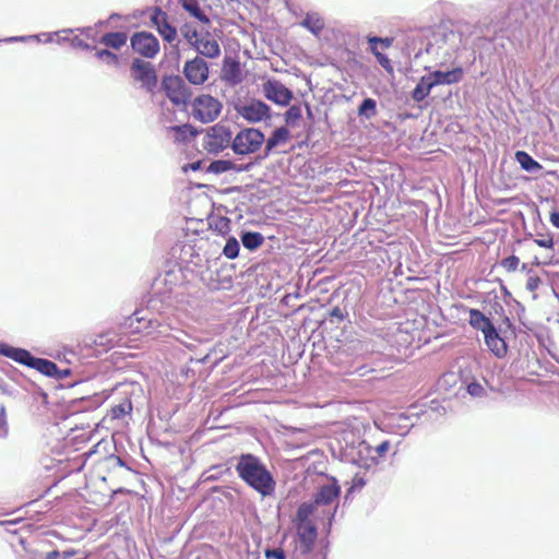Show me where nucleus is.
Instances as JSON below:
<instances>
[{
	"instance_id": "nucleus-1",
	"label": "nucleus",
	"mask_w": 559,
	"mask_h": 559,
	"mask_svg": "<svg viewBox=\"0 0 559 559\" xmlns=\"http://www.w3.org/2000/svg\"><path fill=\"white\" fill-rule=\"evenodd\" d=\"M236 469L249 486L259 491L263 497L270 496L275 489V481L271 473L251 454L240 456Z\"/></svg>"
},
{
	"instance_id": "nucleus-2",
	"label": "nucleus",
	"mask_w": 559,
	"mask_h": 559,
	"mask_svg": "<svg viewBox=\"0 0 559 559\" xmlns=\"http://www.w3.org/2000/svg\"><path fill=\"white\" fill-rule=\"evenodd\" d=\"M314 513V504L301 503L296 514V527L300 542L309 550L317 538V527L311 518H318Z\"/></svg>"
},
{
	"instance_id": "nucleus-3",
	"label": "nucleus",
	"mask_w": 559,
	"mask_h": 559,
	"mask_svg": "<svg viewBox=\"0 0 559 559\" xmlns=\"http://www.w3.org/2000/svg\"><path fill=\"white\" fill-rule=\"evenodd\" d=\"M341 493V487L335 478H330L325 484L319 487V490L314 497V501L310 502L314 504V513L318 514V508L320 506L326 507L328 510H323V515H328L329 524H331L334 513L337 509V499Z\"/></svg>"
},
{
	"instance_id": "nucleus-4",
	"label": "nucleus",
	"mask_w": 559,
	"mask_h": 559,
	"mask_svg": "<svg viewBox=\"0 0 559 559\" xmlns=\"http://www.w3.org/2000/svg\"><path fill=\"white\" fill-rule=\"evenodd\" d=\"M231 150L237 155L257 153L265 142L264 134L255 128L241 129L231 140Z\"/></svg>"
},
{
	"instance_id": "nucleus-5",
	"label": "nucleus",
	"mask_w": 559,
	"mask_h": 559,
	"mask_svg": "<svg viewBox=\"0 0 559 559\" xmlns=\"http://www.w3.org/2000/svg\"><path fill=\"white\" fill-rule=\"evenodd\" d=\"M222 108L223 105L217 98L209 94H202L195 97L192 103V116L195 120L209 123L218 118Z\"/></svg>"
},
{
	"instance_id": "nucleus-6",
	"label": "nucleus",
	"mask_w": 559,
	"mask_h": 559,
	"mask_svg": "<svg viewBox=\"0 0 559 559\" xmlns=\"http://www.w3.org/2000/svg\"><path fill=\"white\" fill-rule=\"evenodd\" d=\"M233 134L230 130L222 124L211 127L203 136V147L209 153L217 154L231 146Z\"/></svg>"
},
{
	"instance_id": "nucleus-7",
	"label": "nucleus",
	"mask_w": 559,
	"mask_h": 559,
	"mask_svg": "<svg viewBox=\"0 0 559 559\" xmlns=\"http://www.w3.org/2000/svg\"><path fill=\"white\" fill-rule=\"evenodd\" d=\"M433 43H429L427 45L426 51L427 53H436L440 52L444 57H450L451 51H454L457 48V44L461 41L460 34L455 32H436L432 35Z\"/></svg>"
},
{
	"instance_id": "nucleus-8",
	"label": "nucleus",
	"mask_w": 559,
	"mask_h": 559,
	"mask_svg": "<svg viewBox=\"0 0 559 559\" xmlns=\"http://www.w3.org/2000/svg\"><path fill=\"white\" fill-rule=\"evenodd\" d=\"M237 114L250 123H258L271 117L270 107L259 99H249L236 105Z\"/></svg>"
},
{
	"instance_id": "nucleus-9",
	"label": "nucleus",
	"mask_w": 559,
	"mask_h": 559,
	"mask_svg": "<svg viewBox=\"0 0 559 559\" xmlns=\"http://www.w3.org/2000/svg\"><path fill=\"white\" fill-rule=\"evenodd\" d=\"M166 95L177 106H185L191 94L189 87L179 76H168L163 81Z\"/></svg>"
},
{
	"instance_id": "nucleus-10",
	"label": "nucleus",
	"mask_w": 559,
	"mask_h": 559,
	"mask_svg": "<svg viewBox=\"0 0 559 559\" xmlns=\"http://www.w3.org/2000/svg\"><path fill=\"white\" fill-rule=\"evenodd\" d=\"M131 47L135 52L145 58H154L159 51L157 38L146 32L135 33L131 37Z\"/></svg>"
},
{
	"instance_id": "nucleus-11",
	"label": "nucleus",
	"mask_w": 559,
	"mask_h": 559,
	"mask_svg": "<svg viewBox=\"0 0 559 559\" xmlns=\"http://www.w3.org/2000/svg\"><path fill=\"white\" fill-rule=\"evenodd\" d=\"M132 75L135 81L141 83V86L148 92H152L157 83V75L151 63L140 59L132 62Z\"/></svg>"
},
{
	"instance_id": "nucleus-12",
	"label": "nucleus",
	"mask_w": 559,
	"mask_h": 559,
	"mask_svg": "<svg viewBox=\"0 0 559 559\" xmlns=\"http://www.w3.org/2000/svg\"><path fill=\"white\" fill-rule=\"evenodd\" d=\"M262 91L269 100L280 106H287L293 98V92L277 80H267L263 83Z\"/></svg>"
},
{
	"instance_id": "nucleus-13",
	"label": "nucleus",
	"mask_w": 559,
	"mask_h": 559,
	"mask_svg": "<svg viewBox=\"0 0 559 559\" xmlns=\"http://www.w3.org/2000/svg\"><path fill=\"white\" fill-rule=\"evenodd\" d=\"M186 79L194 85H201L209 79V67L206 61L200 57L186 62L183 67Z\"/></svg>"
},
{
	"instance_id": "nucleus-14",
	"label": "nucleus",
	"mask_w": 559,
	"mask_h": 559,
	"mask_svg": "<svg viewBox=\"0 0 559 559\" xmlns=\"http://www.w3.org/2000/svg\"><path fill=\"white\" fill-rule=\"evenodd\" d=\"M193 48L202 56L214 59L221 55V48L217 40L210 34H201L197 40H194Z\"/></svg>"
},
{
	"instance_id": "nucleus-15",
	"label": "nucleus",
	"mask_w": 559,
	"mask_h": 559,
	"mask_svg": "<svg viewBox=\"0 0 559 559\" xmlns=\"http://www.w3.org/2000/svg\"><path fill=\"white\" fill-rule=\"evenodd\" d=\"M427 75L433 82V86L450 85L457 83L462 79L463 71L461 68H454L450 71H433Z\"/></svg>"
},
{
	"instance_id": "nucleus-16",
	"label": "nucleus",
	"mask_w": 559,
	"mask_h": 559,
	"mask_svg": "<svg viewBox=\"0 0 559 559\" xmlns=\"http://www.w3.org/2000/svg\"><path fill=\"white\" fill-rule=\"evenodd\" d=\"M0 354L28 367H32L35 358L26 349L13 347L7 344L0 345Z\"/></svg>"
},
{
	"instance_id": "nucleus-17",
	"label": "nucleus",
	"mask_w": 559,
	"mask_h": 559,
	"mask_svg": "<svg viewBox=\"0 0 559 559\" xmlns=\"http://www.w3.org/2000/svg\"><path fill=\"white\" fill-rule=\"evenodd\" d=\"M487 347L497 356L503 357L507 353L506 342L499 336L496 328H491L484 333Z\"/></svg>"
},
{
	"instance_id": "nucleus-18",
	"label": "nucleus",
	"mask_w": 559,
	"mask_h": 559,
	"mask_svg": "<svg viewBox=\"0 0 559 559\" xmlns=\"http://www.w3.org/2000/svg\"><path fill=\"white\" fill-rule=\"evenodd\" d=\"M300 25L318 36L324 28V21L319 13H307Z\"/></svg>"
},
{
	"instance_id": "nucleus-19",
	"label": "nucleus",
	"mask_w": 559,
	"mask_h": 559,
	"mask_svg": "<svg viewBox=\"0 0 559 559\" xmlns=\"http://www.w3.org/2000/svg\"><path fill=\"white\" fill-rule=\"evenodd\" d=\"M433 87V82L430 81L429 76H423L412 93L413 99L417 103L423 102Z\"/></svg>"
},
{
	"instance_id": "nucleus-20",
	"label": "nucleus",
	"mask_w": 559,
	"mask_h": 559,
	"mask_svg": "<svg viewBox=\"0 0 559 559\" xmlns=\"http://www.w3.org/2000/svg\"><path fill=\"white\" fill-rule=\"evenodd\" d=\"M289 139V131L285 127L277 128L266 140V150L270 152L278 145L285 144Z\"/></svg>"
},
{
	"instance_id": "nucleus-21",
	"label": "nucleus",
	"mask_w": 559,
	"mask_h": 559,
	"mask_svg": "<svg viewBox=\"0 0 559 559\" xmlns=\"http://www.w3.org/2000/svg\"><path fill=\"white\" fill-rule=\"evenodd\" d=\"M515 159L521 167L528 173H537L543 168L538 162L533 159L530 154L523 151L516 152Z\"/></svg>"
},
{
	"instance_id": "nucleus-22",
	"label": "nucleus",
	"mask_w": 559,
	"mask_h": 559,
	"mask_svg": "<svg viewBox=\"0 0 559 559\" xmlns=\"http://www.w3.org/2000/svg\"><path fill=\"white\" fill-rule=\"evenodd\" d=\"M469 323L472 326L480 330L483 333L493 328V324L479 310L472 309L469 312Z\"/></svg>"
},
{
	"instance_id": "nucleus-23",
	"label": "nucleus",
	"mask_w": 559,
	"mask_h": 559,
	"mask_svg": "<svg viewBox=\"0 0 559 559\" xmlns=\"http://www.w3.org/2000/svg\"><path fill=\"white\" fill-rule=\"evenodd\" d=\"M100 43L110 48L120 49L127 43V35L121 32L107 33L102 37Z\"/></svg>"
},
{
	"instance_id": "nucleus-24",
	"label": "nucleus",
	"mask_w": 559,
	"mask_h": 559,
	"mask_svg": "<svg viewBox=\"0 0 559 559\" xmlns=\"http://www.w3.org/2000/svg\"><path fill=\"white\" fill-rule=\"evenodd\" d=\"M243 169H247V167L238 166L235 163H233L231 160H227V159H219V160L212 162L209 166V170L214 174H223V173H226L229 170L241 171Z\"/></svg>"
},
{
	"instance_id": "nucleus-25",
	"label": "nucleus",
	"mask_w": 559,
	"mask_h": 559,
	"mask_svg": "<svg viewBox=\"0 0 559 559\" xmlns=\"http://www.w3.org/2000/svg\"><path fill=\"white\" fill-rule=\"evenodd\" d=\"M72 29H62L58 33H44L40 35H33V36H20V37H10L7 38L5 41H27L31 39H36L38 41L44 40L45 43H50L53 40L55 36H59V34H69L72 33Z\"/></svg>"
},
{
	"instance_id": "nucleus-26",
	"label": "nucleus",
	"mask_w": 559,
	"mask_h": 559,
	"mask_svg": "<svg viewBox=\"0 0 559 559\" xmlns=\"http://www.w3.org/2000/svg\"><path fill=\"white\" fill-rule=\"evenodd\" d=\"M182 8L189 12L193 17L199 20L201 23L207 24L210 23L209 16L204 13V11L200 8L197 0H187L182 3Z\"/></svg>"
},
{
	"instance_id": "nucleus-27",
	"label": "nucleus",
	"mask_w": 559,
	"mask_h": 559,
	"mask_svg": "<svg viewBox=\"0 0 559 559\" xmlns=\"http://www.w3.org/2000/svg\"><path fill=\"white\" fill-rule=\"evenodd\" d=\"M263 236L260 233L247 231L241 236V241L245 248L255 250L263 243Z\"/></svg>"
},
{
	"instance_id": "nucleus-28",
	"label": "nucleus",
	"mask_w": 559,
	"mask_h": 559,
	"mask_svg": "<svg viewBox=\"0 0 559 559\" xmlns=\"http://www.w3.org/2000/svg\"><path fill=\"white\" fill-rule=\"evenodd\" d=\"M32 368H35L46 376H53L57 372L56 364L43 358H34Z\"/></svg>"
},
{
	"instance_id": "nucleus-29",
	"label": "nucleus",
	"mask_w": 559,
	"mask_h": 559,
	"mask_svg": "<svg viewBox=\"0 0 559 559\" xmlns=\"http://www.w3.org/2000/svg\"><path fill=\"white\" fill-rule=\"evenodd\" d=\"M169 135H171L177 142H185L189 135H192L190 127L188 124L175 126L169 128Z\"/></svg>"
},
{
	"instance_id": "nucleus-30",
	"label": "nucleus",
	"mask_w": 559,
	"mask_h": 559,
	"mask_svg": "<svg viewBox=\"0 0 559 559\" xmlns=\"http://www.w3.org/2000/svg\"><path fill=\"white\" fill-rule=\"evenodd\" d=\"M239 248L240 247L238 240L234 237H230L223 249V253L228 259H235L239 254Z\"/></svg>"
},
{
	"instance_id": "nucleus-31",
	"label": "nucleus",
	"mask_w": 559,
	"mask_h": 559,
	"mask_svg": "<svg viewBox=\"0 0 559 559\" xmlns=\"http://www.w3.org/2000/svg\"><path fill=\"white\" fill-rule=\"evenodd\" d=\"M132 411V404L129 400H123L118 405L114 406L111 408V415L112 418H121L126 416L127 414H130Z\"/></svg>"
},
{
	"instance_id": "nucleus-32",
	"label": "nucleus",
	"mask_w": 559,
	"mask_h": 559,
	"mask_svg": "<svg viewBox=\"0 0 559 559\" xmlns=\"http://www.w3.org/2000/svg\"><path fill=\"white\" fill-rule=\"evenodd\" d=\"M157 32L167 43H173L177 38V31L169 22L167 24H163V27L157 29Z\"/></svg>"
},
{
	"instance_id": "nucleus-33",
	"label": "nucleus",
	"mask_w": 559,
	"mask_h": 559,
	"mask_svg": "<svg viewBox=\"0 0 559 559\" xmlns=\"http://www.w3.org/2000/svg\"><path fill=\"white\" fill-rule=\"evenodd\" d=\"M358 114L366 117H372L376 115V102L372 98H366L361 103L358 109Z\"/></svg>"
},
{
	"instance_id": "nucleus-34",
	"label": "nucleus",
	"mask_w": 559,
	"mask_h": 559,
	"mask_svg": "<svg viewBox=\"0 0 559 559\" xmlns=\"http://www.w3.org/2000/svg\"><path fill=\"white\" fill-rule=\"evenodd\" d=\"M371 52L385 71L389 73L393 72L391 60L385 55L381 53L376 46L371 47Z\"/></svg>"
},
{
	"instance_id": "nucleus-35",
	"label": "nucleus",
	"mask_w": 559,
	"mask_h": 559,
	"mask_svg": "<svg viewBox=\"0 0 559 559\" xmlns=\"http://www.w3.org/2000/svg\"><path fill=\"white\" fill-rule=\"evenodd\" d=\"M300 118H301V107L300 106H292L285 112V121L287 124L295 126Z\"/></svg>"
},
{
	"instance_id": "nucleus-36",
	"label": "nucleus",
	"mask_w": 559,
	"mask_h": 559,
	"mask_svg": "<svg viewBox=\"0 0 559 559\" xmlns=\"http://www.w3.org/2000/svg\"><path fill=\"white\" fill-rule=\"evenodd\" d=\"M96 57L99 60H102L103 62H105L106 64L114 66V67H116L119 62L118 56L109 50H106V49L98 50L96 52Z\"/></svg>"
},
{
	"instance_id": "nucleus-37",
	"label": "nucleus",
	"mask_w": 559,
	"mask_h": 559,
	"mask_svg": "<svg viewBox=\"0 0 559 559\" xmlns=\"http://www.w3.org/2000/svg\"><path fill=\"white\" fill-rule=\"evenodd\" d=\"M151 22L156 27V29H159L163 27V24L168 23V16L166 12L157 8L151 16Z\"/></svg>"
},
{
	"instance_id": "nucleus-38",
	"label": "nucleus",
	"mask_w": 559,
	"mask_h": 559,
	"mask_svg": "<svg viewBox=\"0 0 559 559\" xmlns=\"http://www.w3.org/2000/svg\"><path fill=\"white\" fill-rule=\"evenodd\" d=\"M467 392L473 397H481L486 391L480 383L473 381L467 385Z\"/></svg>"
},
{
	"instance_id": "nucleus-39",
	"label": "nucleus",
	"mask_w": 559,
	"mask_h": 559,
	"mask_svg": "<svg viewBox=\"0 0 559 559\" xmlns=\"http://www.w3.org/2000/svg\"><path fill=\"white\" fill-rule=\"evenodd\" d=\"M181 34L183 35V37L187 39V41L193 47L194 45V40H197L199 38V33L197 32V29H192L190 28L189 25H185L182 28H181Z\"/></svg>"
},
{
	"instance_id": "nucleus-40",
	"label": "nucleus",
	"mask_w": 559,
	"mask_h": 559,
	"mask_svg": "<svg viewBox=\"0 0 559 559\" xmlns=\"http://www.w3.org/2000/svg\"><path fill=\"white\" fill-rule=\"evenodd\" d=\"M520 260L515 255H510L502 260L501 265L508 271V272H514L519 266Z\"/></svg>"
},
{
	"instance_id": "nucleus-41",
	"label": "nucleus",
	"mask_w": 559,
	"mask_h": 559,
	"mask_svg": "<svg viewBox=\"0 0 559 559\" xmlns=\"http://www.w3.org/2000/svg\"><path fill=\"white\" fill-rule=\"evenodd\" d=\"M535 243L542 248L552 249L554 248V238L551 235L540 236L536 238Z\"/></svg>"
},
{
	"instance_id": "nucleus-42",
	"label": "nucleus",
	"mask_w": 559,
	"mask_h": 559,
	"mask_svg": "<svg viewBox=\"0 0 559 559\" xmlns=\"http://www.w3.org/2000/svg\"><path fill=\"white\" fill-rule=\"evenodd\" d=\"M266 559H286L285 551L282 548L265 549L264 551Z\"/></svg>"
},
{
	"instance_id": "nucleus-43",
	"label": "nucleus",
	"mask_w": 559,
	"mask_h": 559,
	"mask_svg": "<svg viewBox=\"0 0 559 559\" xmlns=\"http://www.w3.org/2000/svg\"><path fill=\"white\" fill-rule=\"evenodd\" d=\"M8 433V426L5 420V408L2 405L0 407V437H4Z\"/></svg>"
},
{
	"instance_id": "nucleus-44",
	"label": "nucleus",
	"mask_w": 559,
	"mask_h": 559,
	"mask_svg": "<svg viewBox=\"0 0 559 559\" xmlns=\"http://www.w3.org/2000/svg\"><path fill=\"white\" fill-rule=\"evenodd\" d=\"M71 45L74 47V48H82V49H90V45H87L86 43H84V40H82L81 38L79 37H73L71 39Z\"/></svg>"
},
{
	"instance_id": "nucleus-45",
	"label": "nucleus",
	"mask_w": 559,
	"mask_h": 559,
	"mask_svg": "<svg viewBox=\"0 0 559 559\" xmlns=\"http://www.w3.org/2000/svg\"><path fill=\"white\" fill-rule=\"evenodd\" d=\"M539 278L538 277H530L526 283V288L531 292L535 290L538 287Z\"/></svg>"
},
{
	"instance_id": "nucleus-46",
	"label": "nucleus",
	"mask_w": 559,
	"mask_h": 559,
	"mask_svg": "<svg viewBox=\"0 0 559 559\" xmlns=\"http://www.w3.org/2000/svg\"><path fill=\"white\" fill-rule=\"evenodd\" d=\"M390 448V443L389 441H383L382 443H380L377 448H376V451L379 455H383Z\"/></svg>"
},
{
	"instance_id": "nucleus-47",
	"label": "nucleus",
	"mask_w": 559,
	"mask_h": 559,
	"mask_svg": "<svg viewBox=\"0 0 559 559\" xmlns=\"http://www.w3.org/2000/svg\"><path fill=\"white\" fill-rule=\"evenodd\" d=\"M549 219H550V223H551L556 228H558V229H559V212H557V211L551 212V213H550V217H549Z\"/></svg>"
},
{
	"instance_id": "nucleus-48",
	"label": "nucleus",
	"mask_w": 559,
	"mask_h": 559,
	"mask_svg": "<svg viewBox=\"0 0 559 559\" xmlns=\"http://www.w3.org/2000/svg\"><path fill=\"white\" fill-rule=\"evenodd\" d=\"M393 44V38H389V37H385V38H382L381 37V40H380V45L383 47V48H389L391 47Z\"/></svg>"
},
{
	"instance_id": "nucleus-49",
	"label": "nucleus",
	"mask_w": 559,
	"mask_h": 559,
	"mask_svg": "<svg viewBox=\"0 0 559 559\" xmlns=\"http://www.w3.org/2000/svg\"><path fill=\"white\" fill-rule=\"evenodd\" d=\"M380 40H381V37H377V36H370V37H368V43H369V45H370V48H371L372 46H376V47H377V45H378V44H380Z\"/></svg>"
},
{
	"instance_id": "nucleus-50",
	"label": "nucleus",
	"mask_w": 559,
	"mask_h": 559,
	"mask_svg": "<svg viewBox=\"0 0 559 559\" xmlns=\"http://www.w3.org/2000/svg\"><path fill=\"white\" fill-rule=\"evenodd\" d=\"M62 559H86L85 557H76L75 552H64Z\"/></svg>"
},
{
	"instance_id": "nucleus-51",
	"label": "nucleus",
	"mask_w": 559,
	"mask_h": 559,
	"mask_svg": "<svg viewBox=\"0 0 559 559\" xmlns=\"http://www.w3.org/2000/svg\"><path fill=\"white\" fill-rule=\"evenodd\" d=\"M107 462L110 463V464H114V465H120L121 464L120 459L117 457V456H108L107 457Z\"/></svg>"
},
{
	"instance_id": "nucleus-52",
	"label": "nucleus",
	"mask_w": 559,
	"mask_h": 559,
	"mask_svg": "<svg viewBox=\"0 0 559 559\" xmlns=\"http://www.w3.org/2000/svg\"><path fill=\"white\" fill-rule=\"evenodd\" d=\"M58 556H59V552L50 551L47 554V559H57Z\"/></svg>"
},
{
	"instance_id": "nucleus-53",
	"label": "nucleus",
	"mask_w": 559,
	"mask_h": 559,
	"mask_svg": "<svg viewBox=\"0 0 559 559\" xmlns=\"http://www.w3.org/2000/svg\"><path fill=\"white\" fill-rule=\"evenodd\" d=\"M57 37H58V43L63 41V40H66V39H67V37H64V36H60V35H59V36H57Z\"/></svg>"
},
{
	"instance_id": "nucleus-54",
	"label": "nucleus",
	"mask_w": 559,
	"mask_h": 559,
	"mask_svg": "<svg viewBox=\"0 0 559 559\" xmlns=\"http://www.w3.org/2000/svg\"><path fill=\"white\" fill-rule=\"evenodd\" d=\"M359 445H360V447H364L365 449H367V448H368V445H367L365 442H360V444H359Z\"/></svg>"
},
{
	"instance_id": "nucleus-55",
	"label": "nucleus",
	"mask_w": 559,
	"mask_h": 559,
	"mask_svg": "<svg viewBox=\"0 0 559 559\" xmlns=\"http://www.w3.org/2000/svg\"><path fill=\"white\" fill-rule=\"evenodd\" d=\"M535 264H536V265H539V264H540V262L536 259V260H535Z\"/></svg>"
}]
</instances>
